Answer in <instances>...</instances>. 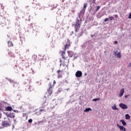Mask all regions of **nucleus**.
I'll list each match as a JSON object with an SVG mask.
<instances>
[{"label":"nucleus","mask_w":131,"mask_h":131,"mask_svg":"<svg viewBox=\"0 0 131 131\" xmlns=\"http://www.w3.org/2000/svg\"><path fill=\"white\" fill-rule=\"evenodd\" d=\"M80 25H81V19L79 20L77 18L76 20V24L75 25L76 32L80 28Z\"/></svg>","instance_id":"f257e3e1"},{"label":"nucleus","mask_w":131,"mask_h":131,"mask_svg":"<svg viewBox=\"0 0 131 131\" xmlns=\"http://www.w3.org/2000/svg\"><path fill=\"white\" fill-rule=\"evenodd\" d=\"M2 125L4 127H8V126H10V125H11V122H10V121H4L2 123Z\"/></svg>","instance_id":"f03ea898"},{"label":"nucleus","mask_w":131,"mask_h":131,"mask_svg":"<svg viewBox=\"0 0 131 131\" xmlns=\"http://www.w3.org/2000/svg\"><path fill=\"white\" fill-rule=\"evenodd\" d=\"M66 45L64 46V50H66V49H69L70 47V41L68 39L66 40Z\"/></svg>","instance_id":"7ed1b4c3"},{"label":"nucleus","mask_w":131,"mask_h":131,"mask_svg":"<svg viewBox=\"0 0 131 131\" xmlns=\"http://www.w3.org/2000/svg\"><path fill=\"white\" fill-rule=\"evenodd\" d=\"M119 106V107H120V108H121V109H123V110L127 109L128 108L127 105H126V104H123L122 103H120Z\"/></svg>","instance_id":"20e7f679"},{"label":"nucleus","mask_w":131,"mask_h":131,"mask_svg":"<svg viewBox=\"0 0 131 131\" xmlns=\"http://www.w3.org/2000/svg\"><path fill=\"white\" fill-rule=\"evenodd\" d=\"M76 77H81L82 76V72L80 71H77L75 74Z\"/></svg>","instance_id":"39448f33"},{"label":"nucleus","mask_w":131,"mask_h":131,"mask_svg":"<svg viewBox=\"0 0 131 131\" xmlns=\"http://www.w3.org/2000/svg\"><path fill=\"white\" fill-rule=\"evenodd\" d=\"M117 126L119 128L120 130L121 131H126V128L124 127L123 126H121L119 124H117Z\"/></svg>","instance_id":"423d86ee"},{"label":"nucleus","mask_w":131,"mask_h":131,"mask_svg":"<svg viewBox=\"0 0 131 131\" xmlns=\"http://www.w3.org/2000/svg\"><path fill=\"white\" fill-rule=\"evenodd\" d=\"M5 24L4 23H1V25L2 26V27L5 26V25H9L10 24V20H8V19H5Z\"/></svg>","instance_id":"0eeeda50"},{"label":"nucleus","mask_w":131,"mask_h":131,"mask_svg":"<svg viewBox=\"0 0 131 131\" xmlns=\"http://www.w3.org/2000/svg\"><path fill=\"white\" fill-rule=\"evenodd\" d=\"M124 94V89H121L120 91V94L119 95V97H122Z\"/></svg>","instance_id":"6e6552de"},{"label":"nucleus","mask_w":131,"mask_h":131,"mask_svg":"<svg viewBox=\"0 0 131 131\" xmlns=\"http://www.w3.org/2000/svg\"><path fill=\"white\" fill-rule=\"evenodd\" d=\"M84 10H82L79 14V18H81V17H82V16H83V14H84Z\"/></svg>","instance_id":"1a4fd4ad"},{"label":"nucleus","mask_w":131,"mask_h":131,"mask_svg":"<svg viewBox=\"0 0 131 131\" xmlns=\"http://www.w3.org/2000/svg\"><path fill=\"white\" fill-rule=\"evenodd\" d=\"M57 73H58V75H57L58 78H60V77H62V75L60 74L61 73V71L60 70L57 71Z\"/></svg>","instance_id":"9d476101"},{"label":"nucleus","mask_w":131,"mask_h":131,"mask_svg":"<svg viewBox=\"0 0 131 131\" xmlns=\"http://www.w3.org/2000/svg\"><path fill=\"white\" fill-rule=\"evenodd\" d=\"M6 111H12V110H13V108H12L11 106H7L6 108Z\"/></svg>","instance_id":"9b49d317"},{"label":"nucleus","mask_w":131,"mask_h":131,"mask_svg":"<svg viewBox=\"0 0 131 131\" xmlns=\"http://www.w3.org/2000/svg\"><path fill=\"white\" fill-rule=\"evenodd\" d=\"M90 111H92L91 107H87L84 110V112H90Z\"/></svg>","instance_id":"f8f14e48"},{"label":"nucleus","mask_w":131,"mask_h":131,"mask_svg":"<svg viewBox=\"0 0 131 131\" xmlns=\"http://www.w3.org/2000/svg\"><path fill=\"white\" fill-rule=\"evenodd\" d=\"M115 56H116L117 58H119L120 59V58H121V53L120 52L118 53L117 54L115 53Z\"/></svg>","instance_id":"ddd939ff"},{"label":"nucleus","mask_w":131,"mask_h":131,"mask_svg":"<svg viewBox=\"0 0 131 131\" xmlns=\"http://www.w3.org/2000/svg\"><path fill=\"white\" fill-rule=\"evenodd\" d=\"M69 57H72L73 56V52L72 51H68Z\"/></svg>","instance_id":"4468645a"},{"label":"nucleus","mask_w":131,"mask_h":131,"mask_svg":"<svg viewBox=\"0 0 131 131\" xmlns=\"http://www.w3.org/2000/svg\"><path fill=\"white\" fill-rule=\"evenodd\" d=\"M112 108L113 110H119L118 108L116 107V104H114V105L112 106Z\"/></svg>","instance_id":"2eb2a0df"},{"label":"nucleus","mask_w":131,"mask_h":131,"mask_svg":"<svg viewBox=\"0 0 131 131\" xmlns=\"http://www.w3.org/2000/svg\"><path fill=\"white\" fill-rule=\"evenodd\" d=\"M120 121V122H122V124L123 126H125V125H126V122H125L124 120H121Z\"/></svg>","instance_id":"dca6fc26"},{"label":"nucleus","mask_w":131,"mask_h":131,"mask_svg":"<svg viewBox=\"0 0 131 131\" xmlns=\"http://www.w3.org/2000/svg\"><path fill=\"white\" fill-rule=\"evenodd\" d=\"M125 116V119H127V120H128V119L130 118V116H129V115L128 114H126Z\"/></svg>","instance_id":"f3484780"},{"label":"nucleus","mask_w":131,"mask_h":131,"mask_svg":"<svg viewBox=\"0 0 131 131\" xmlns=\"http://www.w3.org/2000/svg\"><path fill=\"white\" fill-rule=\"evenodd\" d=\"M9 47H13V43L11 41H8V42Z\"/></svg>","instance_id":"a211bd4d"},{"label":"nucleus","mask_w":131,"mask_h":131,"mask_svg":"<svg viewBox=\"0 0 131 131\" xmlns=\"http://www.w3.org/2000/svg\"><path fill=\"white\" fill-rule=\"evenodd\" d=\"M114 19V17L113 16H110L108 18L109 21H112Z\"/></svg>","instance_id":"6ab92c4d"},{"label":"nucleus","mask_w":131,"mask_h":131,"mask_svg":"<svg viewBox=\"0 0 131 131\" xmlns=\"http://www.w3.org/2000/svg\"><path fill=\"white\" fill-rule=\"evenodd\" d=\"M93 102H97V101H100V98H95L93 99Z\"/></svg>","instance_id":"aec40b11"},{"label":"nucleus","mask_w":131,"mask_h":131,"mask_svg":"<svg viewBox=\"0 0 131 131\" xmlns=\"http://www.w3.org/2000/svg\"><path fill=\"white\" fill-rule=\"evenodd\" d=\"M86 6H88L87 4H84V6H83V9L82 10H84V11H85V9L86 8Z\"/></svg>","instance_id":"412c9836"},{"label":"nucleus","mask_w":131,"mask_h":131,"mask_svg":"<svg viewBox=\"0 0 131 131\" xmlns=\"http://www.w3.org/2000/svg\"><path fill=\"white\" fill-rule=\"evenodd\" d=\"M9 117H10L11 118H15V115H14V114H12V115H10Z\"/></svg>","instance_id":"4be33fe9"},{"label":"nucleus","mask_w":131,"mask_h":131,"mask_svg":"<svg viewBox=\"0 0 131 131\" xmlns=\"http://www.w3.org/2000/svg\"><path fill=\"white\" fill-rule=\"evenodd\" d=\"M64 55H65V52H63L62 54H61L62 57L63 58V59H65V56H64Z\"/></svg>","instance_id":"5701e85b"},{"label":"nucleus","mask_w":131,"mask_h":131,"mask_svg":"<svg viewBox=\"0 0 131 131\" xmlns=\"http://www.w3.org/2000/svg\"><path fill=\"white\" fill-rule=\"evenodd\" d=\"M100 8H101V7H100V6H97L96 10V12H97V11H99V10H100Z\"/></svg>","instance_id":"b1692460"},{"label":"nucleus","mask_w":131,"mask_h":131,"mask_svg":"<svg viewBox=\"0 0 131 131\" xmlns=\"http://www.w3.org/2000/svg\"><path fill=\"white\" fill-rule=\"evenodd\" d=\"M28 122L29 123H31V122H32V119H30L28 120Z\"/></svg>","instance_id":"393cba45"},{"label":"nucleus","mask_w":131,"mask_h":131,"mask_svg":"<svg viewBox=\"0 0 131 131\" xmlns=\"http://www.w3.org/2000/svg\"><path fill=\"white\" fill-rule=\"evenodd\" d=\"M13 111L15 113H19V111L18 110H14Z\"/></svg>","instance_id":"a878e982"},{"label":"nucleus","mask_w":131,"mask_h":131,"mask_svg":"<svg viewBox=\"0 0 131 131\" xmlns=\"http://www.w3.org/2000/svg\"><path fill=\"white\" fill-rule=\"evenodd\" d=\"M107 21H110L109 18H105L104 22H107Z\"/></svg>","instance_id":"bb28decb"},{"label":"nucleus","mask_w":131,"mask_h":131,"mask_svg":"<svg viewBox=\"0 0 131 131\" xmlns=\"http://www.w3.org/2000/svg\"><path fill=\"white\" fill-rule=\"evenodd\" d=\"M114 43H115V45H117V43H118V41H114Z\"/></svg>","instance_id":"cd10ccee"},{"label":"nucleus","mask_w":131,"mask_h":131,"mask_svg":"<svg viewBox=\"0 0 131 131\" xmlns=\"http://www.w3.org/2000/svg\"><path fill=\"white\" fill-rule=\"evenodd\" d=\"M0 118H2V111H0Z\"/></svg>","instance_id":"c85d7f7f"},{"label":"nucleus","mask_w":131,"mask_h":131,"mask_svg":"<svg viewBox=\"0 0 131 131\" xmlns=\"http://www.w3.org/2000/svg\"><path fill=\"white\" fill-rule=\"evenodd\" d=\"M15 86H17V85H18V84H17L16 83H15V84H13V86H15Z\"/></svg>","instance_id":"c756f323"},{"label":"nucleus","mask_w":131,"mask_h":131,"mask_svg":"<svg viewBox=\"0 0 131 131\" xmlns=\"http://www.w3.org/2000/svg\"><path fill=\"white\" fill-rule=\"evenodd\" d=\"M128 96H129V95H127L125 96V98H126V99H127V98H128Z\"/></svg>","instance_id":"7c9ffc66"},{"label":"nucleus","mask_w":131,"mask_h":131,"mask_svg":"<svg viewBox=\"0 0 131 131\" xmlns=\"http://www.w3.org/2000/svg\"><path fill=\"white\" fill-rule=\"evenodd\" d=\"M53 84H56V81H55V80H54V81H53Z\"/></svg>","instance_id":"2f4dec72"},{"label":"nucleus","mask_w":131,"mask_h":131,"mask_svg":"<svg viewBox=\"0 0 131 131\" xmlns=\"http://www.w3.org/2000/svg\"><path fill=\"white\" fill-rule=\"evenodd\" d=\"M10 81L11 83H12V82H13L14 81H13V80H10Z\"/></svg>","instance_id":"473e14b6"},{"label":"nucleus","mask_w":131,"mask_h":131,"mask_svg":"<svg viewBox=\"0 0 131 131\" xmlns=\"http://www.w3.org/2000/svg\"><path fill=\"white\" fill-rule=\"evenodd\" d=\"M131 67V62L129 64V67Z\"/></svg>","instance_id":"72a5a7b5"},{"label":"nucleus","mask_w":131,"mask_h":131,"mask_svg":"<svg viewBox=\"0 0 131 131\" xmlns=\"http://www.w3.org/2000/svg\"><path fill=\"white\" fill-rule=\"evenodd\" d=\"M41 111H43V110H40V112H41Z\"/></svg>","instance_id":"f704fd0d"},{"label":"nucleus","mask_w":131,"mask_h":131,"mask_svg":"<svg viewBox=\"0 0 131 131\" xmlns=\"http://www.w3.org/2000/svg\"><path fill=\"white\" fill-rule=\"evenodd\" d=\"M96 2V0H93V2L95 3Z\"/></svg>","instance_id":"c9c22d12"},{"label":"nucleus","mask_w":131,"mask_h":131,"mask_svg":"<svg viewBox=\"0 0 131 131\" xmlns=\"http://www.w3.org/2000/svg\"><path fill=\"white\" fill-rule=\"evenodd\" d=\"M14 122H16V120H14Z\"/></svg>","instance_id":"e433bc0d"},{"label":"nucleus","mask_w":131,"mask_h":131,"mask_svg":"<svg viewBox=\"0 0 131 131\" xmlns=\"http://www.w3.org/2000/svg\"><path fill=\"white\" fill-rule=\"evenodd\" d=\"M84 75L86 76V73H85V74H84Z\"/></svg>","instance_id":"4c0bfd02"},{"label":"nucleus","mask_w":131,"mask_h":131,"mask_svg":"<svg viewBox=\"0 0 131 131\" xmlns=\"http://www.w3.org/2000/svg\"><path fill=\"white\" fill-rule=\"evenodd\" d=\"M49 89H50V90H51V89H52V87H50V88H49Z\"/></svg>","instance_id":"58836bf2"},{"label":"nucleus","mask_w":131,"mask_h":131,"mask_svg":"<svg viewBox=\"0 0 131 131\" xmlns=\"http://www.w3.org/2000/svg\"><path fill=\"white\" fill-rule=\"evenodd\" d=\"M115 17H117V15H115Z\"/></svg>","instance_id":"ea45409f"},{"label":"nucleus","mask_w":131,"mask_h":131,"mask_svg":"<svg viewBox=\"0 0 131 131\" xmlns=\"http://www.w3.org/2000/svg\"><path fill=\"white\" fill-rule=\"evenodd\" d=\"M48 80H50V79H48Z\"/></svg>","instance_id":"a19ab883"}]
</instances>
